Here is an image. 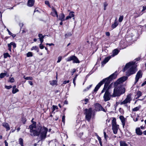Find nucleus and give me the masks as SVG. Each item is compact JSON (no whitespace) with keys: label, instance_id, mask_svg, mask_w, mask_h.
<instances>
[{"label":"nucleus","instance_id":"obj_63","mask_svg":"<svg viewBox=\"0 0 146 146\" xmlns=\"http://www.w3.org/2000/svg\"><path fill=\"white\" fill-rule=\"evenodd\" d=\"M143 9L142 10L141 12H143L145 10V8H144V7L143 6Z\"/></svg>","mask_w":146,"mask_h":146},{"label":"nucleus","instance_id":"obj_35","mask_svg":"<svg viewBox=\"0 0 146 146\" xmlns=\"http://www.w3.org/2000/svg\"><path fill=\"white\" fill-rule=\"evenodd\" d=\"M92 84H91V85H90L89 86L87 87L86 89L84 90V91H86L88 90H89L90 89V88L92 87Z\"/></svg>","mask_w":146,"mask_h":146},{"label":"nucleus","instance_id":"obj_51","mask_svg":"<svg viewBox=\"0 0 146 146\" xmlns=\"http://www.w3.org/2000/svg\"><path fill=\"white\" fill-rule=\"evenodd\" d=\"M76 69L75 68H74L72 69V75H73L74 73H75L76 72Z\"/></svg>","mask_w":146,"mask_h":146},{"label":"nucleus","instance_id":"obj_22","mask_svg":"<svg viewBox=\"0 0 146 146\" xmlns=\"http://www.w3.org/2000/svg\"><path fill=\"white\" fill-rule=\"evenodd\" d=\"M50 85L52 86H54L57 85V81L56 80H53L50 81Z\"/></svg>","mask_w":146,"mask_h":146},{"label":"nucleus","instance_id":"obj_36","mask_svg":"<svg viewBox=\"0 0 146 146\" xmlns=\"http://www.w3.org/2000/svg\"><path fill=\"white\" fill-rule=\"evenodd\" d=\"M9 81L11 83H13L14 82L15 80L13 78H9Z\"/></svg>","mask_w":146,"mask_h":146},{"label":"nucleus","instance_id":"obj_37","mask_svg":"<svg viewBox=\"0 0 146 146\" xmlns=\"http://www.w3.org/2000/svg\"><path fill=\"white\" fill-rule=\"evenodd\" d=\"M38 47L37 46H33L31 48V50H38Z\"/></svg>","mask_w":146,"mask_h":146},{"label":"nucleus","instance_id":"obj_31","mask_svg":"<svg viewBox=\"0 0 146 146\" xmlns=\"http://www.w3.org/2000/svg\"><path fill=\"white\" fill-rule=\"evenodd\" d=\"M33 55V53L31 52H29L27 54V57H32Z\"/></svg>","mask_w":146,"mask_h":146},{"label":"nucleus","instance_id":"obj_47","mask_svg":"<svg viewBox=\"0 0 146 146\" xmlns=\"http://www.w3.org/2000/svg\"><path fill=\"white\" fill-rule=\"evenodd\" d=\"M52 107L53 109V111L55 110L56 109H58V108L56 106L53 105V106Z\"/></svg>","mask_w":146,"mask_h":146},{"label":"nucleus","instance_id":"obj_7","mask_svg":"<svg viewBox=\"0 0 146 146\" xmlns=\"http://www.w3.org/2000/svg\"><path fill=\"white\" fill-rule=\"evenodd\" d=\"M119 125H117L116 123V119L115 118H113L112 120V129L113 133L115 134L117 133V130L119 128Z\"/></svg>","mask_w":146,"mask_h":146},{"label":"nucleus","instance_id":"obj_24","mask_svg":"<svg viewBox=\"0 0 146 146\" xmlns=\"http://www.w3.org/2000/svg\"><path fill=\"white\" fill-rule=\"evenodd\" d=\"M74 57V56H72L67 58L66 59V60L67 62H69L71 60H73Z\"/></svg>","mask_w":146,"mask_h":146},{"label":"nucleus","instance_id":"obj_34","mask_svg":"<svg viewBox=\"0 0 146 146\" xmlns=\"http://www.w3.org/2000/svg\"><path fill=\"white\" fill-rule=\"evenodd\" d=\"M123 16H120L119 19V22H121L123 19Z\"/></svg>","mask_w":146,"mask_h":146},{"label":"nucleus","instance_id":"obj_21","mask_svg":"<svg viewBox=\"0 0 146 146\" xmlns=\"http://www.w3.org/2000/svg\"><path fill=\"white\" fill-rule=\"evenodd\" d=\"M34 0H29L28 2V5L29 7L32 6L34 3Z\"/></svg>","mask_w":146,"mask_h":146},{"label":"nucleus","instance_id":"obj_15","mask_svg":"<svg viewBox=\"0 0 146 146\" xmlns=\"http://www.w3.org/2000/svg\"><path fill=\"white\" fill-rule=\"evenodd\" d=\"M119 119L121 121L123 127H124L125 124L126 119V118H125L123 116H120L119 117Z\"/></svg>","mask_w":146,"mask_h":146},{"label":"nucleus","instance_id":"obj_41","mask_svg":"<svg viewBox=\"0 0 146 146\" xmlns=\"http://www.w3.org/2000/svg\"><path fill=\"white\" fill-rule=\"evenodd\" d=\"M45 4L46 5H47L49 7H50V5L49 2L48 1H45Z\"/></svg>","mask_w":146,"mask_h":146},{"label":"nucleus","instance_id":"obj_64","mask_svg":"<svg viewBox=\"0 0 146 146\" xmlns=\"http://www.w3.org/2000/svg\"><path fill=\"white\" fill-rule=\"evenodd\" d=\"M16 86L15 85H14V86L13 87V88H12V89H15V88H16Z\"/></svg>","mask_w":146,"mask_h":146},{"label":"nucleus","instance_id":"obj_14","mask_svg":"<svg viewBox=\"0 0 146 146\" xmlns=\"http://www.w3.org/2000/svg\"><path fill=\"white\" fill-rule=\"evenodd\" d=\"M51 14L53 17H55L56 16L57 17H58V15L57 13L54 8H52V11L51 13Z\"/></svg>","mask_w":146,"mask_h":146},{"label":"nucleus","instance_id":"obj_55","mask_svg":"<svg viewBox=\"0 0 146 146\" xmlns=\"http://www.w3.org/2000/svg\"><path fill=\"white\" fill-rule=\"evenodd\" d=\"M29 84L31 85H33V82H32L31 81H28Z\"/></svg>","mask_w":146,"mask_h":146},{"label":"nucleus","instance_id":"obj_3","mask_svg":"<svg viewBox=\"0 0 146 146\" xmlns=\"http://www.w3.org/2000/svg\"><path fill=\"white\" fill-rule=\"evenodd\" d=\"M135 62H131L127 63L124 67L123 71H126V75L127 76L133 74L137 71Z\"/></svg>","mask_w":146,"mask_h":146},{"label":"nucleus","instance_id":"obj_18","mask_svg":"<svg viewBox=\"0 0 146 146\" xmlns=\"http://www.w3.org/2000/svg\"><path fill=\"white\" fill-rule=\"evenodd\" d=\"M65 15L63 13H62L59 16V20H61V21H63L66 19H64Z\"/></svg>","mask_w":146,"mask_h":146},{"label":"nucleus","instance_id":"obj_32","mask_svg":"<svg viewBox=\"0 0 146 146\" xmlns=\"http://www.w3.org/2000/svg\"><path fill=\"white\" fill-rule=\"evenodd\" d=\"M7 74L5 73H1L0 74V77L1 78H3Z\"/></svg>","mask_w":146,"mask_h":146},{"label":"nucleus","instance_id":"obj_23","mask_svg":"<svg viewBox=\"0 0 146 146\" xmlns=\"http://www.w3.org/2000/svg\"><path fill=\"white\" fill-rule=\"evenodd\" d=\"M74 57L73 59V63H79V60L78 58L74 56Z\"/></svg>","mask_w":146,"mask_h":146},{"label":"nucleus","instance_id":"obj_27","mask_svg":"<svg viewBox=\"0 0 146 146\" xmlns=\"http://www.w3.org/2000/svg\"><path fill=\"white\" fill-rule=\"evenodd\" d=\"M142 95V93L140 91H138L137 93L136 96L137 98H139L140 96Z\"/></svg>","mask_w":146,"mask_h":146},{"label":"nucleus","instance_id":"obj_5","mask_svg":"<svg viewBox=\"0 0 146 146\" xmlns=\"http://www.w3.org/2000/svg\"><path fill=\"white\" fill-rule=\"evenodd\" d=\"M119 52V50L117 49H116L114 50L112 52L113 54H112L110 56H108L102 62V66H103L104 64H105L107 62L110 58H111V57H113L117 55Z\"/></svg>","mask_w":146,"mask_h":146},{"label":"nucleus","instance_id":"obj_50","mask_svg":"<svg viewBox=\"0 0 146 146\" xmlns=\"http://www.w3.org/2000/svg\"><path fill=\"white\" fill-rule=\"evenodd\" d=\"M39 47L41 49H43L44 46L42 44H40L39 45Z\"/></svg>","mask_w":146,"mask_h":146},{"label":"nucleus","instance_id":"obj_45","mask_svg":"<svg viewBox=\"0 0 146 146\" xmlns=\"http://www.w3.org/2000/svg\"><path fill=\"white\" fill-rule=\"evenodd\" d=\"M85 102V103H84L85 104H87V102H88V99L87 98L85 99L84 100H82V102H83L84 101Z\"/></svg>","mask_w":146,"mask_h":146},{"label":"nucleus","instance_id":"obj_62","mask_svg":"<svg viewBox=\"0 0 146 146\" xmlns=\"http://www.w3.org/2000/svg\"><path fill=\"white\" fill-rule=\"evenodd\" d=\"M76 79V77H74L73 79V82H75V81Z\"/></svg>","mask_w":146,"mask_h":146},{"label":"nucleus","instance_id":"obj_12","mask_svg":"<svg viewBox=\"0 0 146 146\" xmlns=\"http://www.w3.org/2000/svg\"><path fill=\"white\" fill-rule=\"evenodd\" d=\"M142 76V72L141 71H139L137 73L135 78V83H137L139 79Z\"/></svg>","mask_w":146,"mask_h":146},{"label":"nucleus","instance_id":"obj_42","mask_svg":"<svg viewBox=\"0 0 146 146\" xmlns=\"http://www.w3.org/2000/svg\"><path fill=\"white\" fill-rule=\"evenodd\" d=\"M38 36L39 38L40 39H42L44 38V37L41 34H38Z\"/></svg>","mask_w":146,"mask_h":146},{"label":"nucleus","instance_id":"obj_43","mask_svg":"<svg viewBox=\"0 0 146 146\" xmlns=\"http://www.w3.org/2000/svg\"><path fill=\"white\" fill-rule=\"evenodd\" d=\"M72 35V34L71 33H69L67 34H66L65 35V36L66 38H67L68 36H70Z\"/></svg>","mask_w":146,"mask_h":146},{"label":"nucleus","instance_id":"obj_4","mask_svg":"<svg viewBox=\"0 0 146 146\" xmlns=\"http://www.w3.org/2000/svg\"><path fill=\"white\" fill-rule=\"evenodd\" d=\"M113 92L112 96V97L120 96L124 94L125 92V88L121 85H115Z\"/></svg>","mask_w":146,"mask_h":146},{"label":"nucleus","instance_id":"obj_57","mask_svg":"<svg viewBox=\"0 0 146 146\" xmlns=\"http://www.w3.org/2000/svg\"><path fill=\"white\" fill-rule=\"evenodd\" d=\"M146 84V80L141 85V86H143Z\"/></svg>","mask_w":146,"mask_h":146},{"label":"nucleus","instance_id":"obj_16","mask_svg":"<svg viewBox=\"0 0 146 146\" xmlns=\"http://www.w3.org/2000/svg\"><path fill=\"white\" fill-rule=\"evenodd\" d=\"M2 125L6 129L7 131H9L10 129L9 125L8 123L4 122L2 123Z\"/></svg>","mask_w":146,"mask_h":146},{"label":"nucleus","instance_id":"obj_11","mask_svg":"<svg viewBox=\"0 0 146 146\" xmlns=\"http://www.w3.org/2000/svg\"><path fill=\"white\" fill-rule=\"evenodd\" d=\"M95 108L97 111H102L105 112L106 111L102 106L99 104H96L95 105Z\"/></svg>","mask_w":146,"mask_h":146},{"label":"nucleus","instance_id":"obj_40","mask_svg":"<svg viewBox=\"0 0 146 146\" xmlns=\"http://www.w3.org/2000/svg\"><path fill=\"white\" fill-rule=\"evenodd\" d=\"M12 87V86H7L6 85L5 86V88L6 89L9 90L10 89V88H11Z\"/></svg>","mask_w":146,"mask_h":146},{"label":"nucleus","instance_id":"obj_33","mask_svg":"<svg viewBox=\"0 0 146 146\" xmlns=\"http://www.w3.org/2000/svg\"><path fill=\"white\" fill-rule=\"evenodd\" d=\"M140 106H138L137 107H136L135 108L133 109V111H137L140 108Z\"/></svg>","mask_w":146,"mask_h":146},{"label":"nucleus","instance_id":"obj_6","mask_svg":"<svg viewBox=\"0 0 146 146\" xmlns=\"http://www.w3.org/2000/svg\"><path fill=\"white\" fill-rule=\"evenodd\" d=\"M84 111L86 119L87 121H89L91 118L92 110V108H90L88 109H86Z\"/></svg>","mask_w":146,"mask_h":146},{"label":"nucleus","instance_id":"obj_19","mask_svg":"<svg viewBox=\"0 0 146 146\" xmlns=\"http://www.w3.org/2000/svg\"><path fill=\"white\" fill-rule=\"evenodd\" d=\"M74 12H72L70 13L69 15L66 17V19L68 20L71 19L72 17H74Z\"/></svg>","mask_w":146,"mask_h":146},{"label":"nucleus","instance_id":"obj_58","mask_svg":"<svg viewBox=\"0 0 146 146\" xmlns=\"http://www.w3.org/2000/svg\"><path fill=\"white\" fill-rule=\"evenodd\" d=\"M46 45H49L50 46L52 45H54V44L53 43H51V44H49V43H47L46 44Z\"/></svg>","mask_w":146,"mask_h":146},{"label":"nucleus","instance_id":"obj_2","mask_svg":"<svg viewBox=\"0 0 146 146\" xmlns=\"http://www.w3.org/2000/svg\"><path fill=\"white\" fill-rule=\"evenodd\" d=\"M117 75V71L115 72L114 73L108 77L103 79L95 87L94 91L96 92L100 87L104 83H105L104 87L101 92V93L104 92L105 90L108 88V86L110 83V81L113 79L115 78Z\"/></svg>","mask_w":146,"mask_h":146},{"label":"nucleus","instance_id":"obj_39","mask_svg":"<svg viewBox=\"0 0 146 146\" xmlns=\"http://www.w3.org/2000/svg\"><path fill=\"white\" fill-rule=\"evenodd\" d=\"M62 56H59L58 58V60L57 62V63L60 62L62 60Z\"/></svg>","mask_w":146,"mask_h":146},{"label":"nucleus","instance_id":"obj_59","mask_svg":"<svg viewBox=\"0 0 146 146\" xmlns=\"http://www.w3.org/2000/svg\"><path fill=\"white\" fill-rule=\"evenodd\" d=\"M107 5L108 4L106 3H104V6L105 8H106V7L107 6Z\"/></svg>","mask_w":146,"mask_h":146},{"label":"nucleus","instance_id":"obj_38","mask_svg":"<svg viewBox=\"0 0 146 146\" xmlns=\"http://www.w3.org/2000/svg\"><path fill=\"white\" fill-rule=\"evenodd\" d=\"M25 79L26 80H33V78L31 77H27L25 78Z\"/></svg>","mask_w":146,"mask_h":146},{"label":"nucleus","instance_id":"obj_53","mask_svg":"<svg viewBox=\"0 0 146 146\" xmlns=\"http://www.w3.org/2000/svg\"><path fill=\"white\" fill-rule=\"evenodd\" d=\"M106 35L107 36H109L110 35V33L109 32H107L106 33Z\"/></svg>","mask_w":146,"mask_h":146},{"label":"nucleus","instance_id":"obj_26","mask_svg":"<svg viewBox=\"0 0 146 146\" xmlns=\"http://www.w3.org/2000/svg\"><path fill=\"white\" fill-rule=\"evenodd\" d=\"M19 143L21 146H23V140L21 138H20L19 140Z\"/></svg>","mask_w":146,"mask_h":146},{"label":"nucleus","instance_id":"obj_9","mask_svg":"<svg viewBox=\"0 0 146 146\" xmlns=\"http://www.w3.org/2000/svg\"><path fill=\"white\" fill-rule=\"evenodd\" d=\"M132 99L131 98V95L130 94L127 95L126 98L125 100L120 102L121 105H126V104L130 103Z\"/></svg>","mask_w":146,"mask_h":146},{"label":"nucleus","instance_id":"obj_49","mask_svg":"<svg viewBox=\"0 0 146 146\" xmlns=\"http://www.w3.org/2000/svg\"><path fill=\"white\" fill-rule=\"evenodd\" d=\"M69 82H70V81L69 80H67V81H64L63 82V83L62 84V85L63 84H66V83H69Z\"/></svg>","mask_w":146,"mask_h":146},{"label":"nucleus","instance_id":"obj_48","mask_svg":"<svg viewBox=\"0 0 146 146\" xmlns=\"http://www.w3.org/2000/svg\"><path fill=\"white\" fill-rule=\"evenodd\" d=\"M104 138L106 140L107 139L108 137V136L107 135H106V133L104 132Z\"/></svg>","mask_w":146,"mask_h":146},{"label":"nucleus","instance_id":"obj_17","mask_svg":"<svg viewBox=\"0 0 146 146\" xmlns=\"http://www.w3.org/2000/svg\"><path fill=\"white\" fill-rule=\"evenodd\" d=\"M136 133L138 135H141L142 134V131L141 130L140 127L137 128L135 129Z\"/></svg>","mask_w":146,"mask_h":146},{"label":"nucleus","instance_id":"obj_29","mask_svg":"<svg viewBox=\"0 0 146 146\" xmlns=\"http://www.w3.org/2000/svg\"><path fill=\"white\" fill-rule=\"evenodd\" d=\"M3 56L4 58H7V57H9L10 56V55L8 53H4L3 54Z\"/></svg>","mask_w":146,"mask_h":146},{"label":"nucleus","instance_id":"obj_61","mask_svg":"<svg viewBox=\"0 0 146 146\" xmlns=\"http://www.w3.org/2000/svg\"><path fill=\"white\" fill-rule=\"evenodd\" d=\"M40 43H41L40 44H42V42H43V39H40Z\"/></svg>","mask_w":146,"mask_h":146},{"label":"nucleus","instance_id":"obj_1","mask_svg":"<svg viewBox=\"0 0 146 146\" xmlns=\"http://www.w3.org/2000/svg\"><path fill=\"white\" fill-rule=\"evenodd\" d=\"M35 123H33L29 127L30 129L31 135L32 136H39L40 141H42L44 140L46 137V133L48 131V129L46 127L39 126L36 129Z\"/></svg>","mask_w":146,"mask_h":146},{"label":"nucleus","instance_id":"obj_8","mask_svg":"<svg viewBox=\"0 0 146 146\" xmlns=\"http://www.w3.org/2000/svg\"><path fill=\"white\" fill-rule=\"evenodd\" d=\"M112 85V84H110L105 92L104 96V98L105 101H107L110 100V94L108 90L111 88Z\"/></svg>","mask_w":146,"mask_h":146},{"label":"nucleus","instance_id":"obj_25","mask_svg":"<svg viewBox=\"0 0 146 146\" xmlns=\"http://www.w3.org/2000/svg\"><path fill=\"white\" fill-rule=\"evenodd\" d=\"M120 146H127V144L124 141H120Z\"/></svg>","mask_w":146,"mask_h":146},{"label":"nucleus","instance_id":"obj_52","mask_svg":"<svg viewBox=\"0 0 146 146\" xmlns=\"http://www.w3.org/2000/svg\"><path fill=\"white\" fill-rule=\"evenodd\" d=\"M125 134L127 136H129L130 135V134L128 131H126L125 133Z\"/></svg>","mask_w":146,"mask_h":146},{"label":"nucleus","instance_id":"obj_60","mask_svg":"<svg viewBox=\"0 0 146 146\" xmlns=\"http://www.w3.org/2000/svg\"><path fill=\"white\" fill-rule=\"evenodd\" d=\"M15 129H11L10 131V133H13V132H14L15 131Z\"/></svg>","mask_w":146,"mask_h":146},{"label":"nucleus","instance_id":"obj_13","mask_svg":"<svg viewBox=\"0 0 146 146\" xmlns=\"http://www.w3.org/2000/svg\"><path fill=\"white\" fill-rule=\"evenodd\" d=\"M11 46H12L14 48L16 47V44L14 42H12L8 44V50L10 52H11Z\"/></svg>","mask_w":146,"mask_h":146},{"label":"nucleus","instance_id":"obj_10","mask_svg":"<svg viewBox=\"0 0 146 146\" xmlns=\"http://www.w3.org/2000/svg\"><path fill=\"white\" fill-rule=\"evenodd\" d=\"M127 76H123L118 79L117 81L114 82V85H120V84L125 81L127 79Z\"/></svg>","mask_w":146,"mask_h":146},{"label":"nucleus","instance_id":"obj_30","mask_svg":"<svg viewBox=\"0 0 146 146\" xmlns=\"http://www.w3.org/2000/svg\"><path fill=\"white\" fill-rule=\"evenodd\" d=\"M7 31H8L9 35L12 36L13 38H14L15 36V35H14L8 29H7Z\"/></svg>","mask_w":146,"mask_h":146},{"label":"nucleus","instance_id":"obj_56","mask_svg":"<svg viewBox=\"0 0 146 146\" xmlns=\"http://www.w3.org/2000/svg\"><path fill=\"white\" fill-rule=\"evenodd\" d=\"M4 143L5 144V145L6 146H8V143L6 141V140L5 141Z\"/></svg>","mask_w":146,"mask_h":146},{"label":"nucleus","instance_id":"obj_44","mask_svg":"<svg viewBox=\"0 0 146 146\" xmlns=\"http://www.w3.org/2000/svg\"><path fill=\"white\" fill-rule=\"evenodd\" d=\"M134 14H136L137 15V16H135V17H138L140 16L141 15H142V14H143V13H142V14H141V13H140L139 14H138L137 13V12H136Z\"/></svg>","mask_w":146,"mask_h":146},{"label":"nucleus","instance_id":"obj_20","mask_svg":"<svg viewBox=\"0 0 146 146\" xmlns=\"http://www.w3.org/2000/svg\"><path fill=\"white\" fill-rule=\"evenodd\" d=\"M118 25V23L116 19L115 20L114 23L111 25V27L113 29H114Z\"/></svg>","mask_w":146,"mask_h":146},{"label":"nucleus","instance_id":"obj_28","mask_svg":"<svg viewBox=\"0 0 146 146\" xmlns=\"http://www.w3.org/2000/svg\"><path fill=\"white\" fill-rule=\"evenodd\" d=\"M19 91V90L16 88L14 89H12V92L13 94H15Z\"/></svg>","mask_w":146,"mask_h":146},{"label":"nucleus","instance_id":"obj_46","mask_svg":"<svg viewBox=\"0 0 146 146\" xmlns=\"http://www.w3.org/2000/svg\"><path fill=\"white\" fill-rule=\"evenodd\" d=\"M62 121L64 123L65 121V116L63 115L62 117Z\"/></svg>","mask_w":146,"mask_h":146},{"label":"nucleus","instance_id":"obj_54","mask_svg":"<svg viewBox=\"0 0 146 146\" xmlns=\"http://www.w3.org/2000/svg\"><path fill=\"white\" fill-rule=\"evenodd\" d=\"M97 138L99 141V142L102 141L101 139V138L99 136H98Z\"/></svg>","mask_w":146,"mask_h":146}]
</instances>
